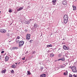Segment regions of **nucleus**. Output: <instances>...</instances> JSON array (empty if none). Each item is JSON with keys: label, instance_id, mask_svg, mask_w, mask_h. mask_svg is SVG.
Returning a JSON list of instances; mask_svg holds the SVG:
<instances>
[{"label": "nucleus", "instance_id": "nucleus-1", "mask_svg": "<svg viewBox=\"0 0 77 77\" xmlns=\"http://www.w3.org/2000/svg\"><path fill=\"white\" fill-rule=\"evenodd\" d=\"M71 69H72V71L73 72H77V71L76 69V67L75 66H72L71 68Z\"/></svg>", "mask_w": 77, "mask_h": 77}, {"label": "nucleus", "instance_id": "nucleus-2", "mask_svg": "<svg viewBox=\"0 0 77 77\" xmlns=\"http://www.w3.org/2000/svg\"><path fill=\"white\" fill-rule=\"evenodd\" d=\"M23 44H24V41H20V42L19 43V47H22V46L23 45Z\"/></svg>", "mask_w": 77, "mask_h": 77}, {"label": "nucleus", "instance_id": "nucleus-3", "mask_svg": "<svg viewBox=\"0 0 77 77\" xmlns=\"http://www.w3.org/2000/svg\"><path fill=\"white\" fill-rule=\"evenodd\" d=\"M30 36H31V35L29 34H27L26 36V39L27 40H29V39H30Z\"/></svg>", "mask_w": 77, "mask_h": 77}, {"label": "nucleus", "instance_id": "nucleus-4", "mask_svg": "<svg viewBox=\"0 0 77 77\" xmlns=\"http://www.w3.org/2000/svg\"><path fill=\"white\" fill-rule=\"evenodd\" d=\"M62 3L63 5H67L68 2H67V1L66 0H64L63 1Z\"/></svg>", "mask_w": 77, "mask_h": 77}, {"label": "nucleus", "instance_id": "nucleus-5", "mask_svg": "<svg viewBox=\"0 0 77 77\" xmlns=\"http://www.w3.org/2000/svg\"><path fill=\"white\" fill-rule=\"evenodd\" d=\"M68 17L67 15H65L64 16V20H68Z\"/></svg>", "mask_w": 77, "mask_h": 77}, {"label": "nucleus", "instance_id": "nucleus-6", "mask_svg": "<svg viewBox=\"0 0 77 77\" xmlns=\"http://www.w3.org/2000/svg\"><path fill=\"white\" fill-rule=\"evenodd\" d=\"M63 48L64 50H69V48L66 46V45H63Z\"/></svg>", "mask_w": 77, "mask_h": 77}, {"label": "nucleus", "instance_id": "nucleus-7", "mask_svg": "<svg viewBox=\"0 0 77 77\" xmlns=\"http://www.w3.org/2000/svg\"><path fill=\"white\" fill-rule=\"evenodd\" d=\"M0 32L2 33H5L6 32V30L3 29H0Z\"/></svg>", "mask_w": 77, "mask_h": 77}, {"label": "nucleus", "instance_id": "nucleus-8", "mask_svg": "<svg viewBox=\"0 0 77 77\" xmlns=\"http://www.w3.org/2000/svg\"><path fill=\"white\" fill-rule=\"evenodd\" d=\"M46 77V75L45 74H41L40 76V77Z\"/></svg>", "mask_w": 77, "mask_h": 77}, {"label": "nucleus", "instance_id": "nucleus-9", "mask_svg": "<svg viewBox=\"0 0 77 77\" xmlns=\"http://www.w3.org/2000/svg\"><path fill=\"white\" fill-rule=\"evenodd\" d=\"M24 8V7H20L18 9H17V11H21V10H22Z\"/></svg>", "mask_w": 77, "mask_h": 77}, {"label": "nucleus", "instance_id": "nucleus-10", "mask_svg": "<svg viewBox=\"0 0 77 77\" xmlns=\"http://www.w3.org/2000/svg\"><path fill=\"white\" fill-rule=\"evenodd\" d=\"M20 42V40H19L18 39H17V38H16V42L17 44L19 43Z\"/></svg>", "mask_w": 77, "mask_h": 77}, {"label": "nucleus", "instance_id": "nucleus-11", "mask_svg": "<svg viewBox=\"0 0 77 77\" xmlns=\"http://www.w3.org/2000/svg\"><path fill=\"white\" fill-rule=\"evenodd\" d=\"M8 59H9V57L8 56L6 57L5 58V61H8Z\"/></svg>", "mask_w": 77, "mask_h": 77}, {"label": "nucleus", "instance_id": "nucleus-12", "mask_svg": "<svg viewBox=\"0 0 77 77\" xmlns=\"http://www.w3.org/2000/svg\"><path fill=\"white\" fill-rule=\"evenodd\" d=\"M67 22H68V20L64 19V23L66 24V23H67Z\"/></svg>", "mask_w": 77, "mask_h": 77}, {"label": "nucleus", "instance_id": "nucleus-13", "mask_svg": "<svg viewBox=\"0 0 77 77\" xmlns=\"http://www.w3.org/2000/svg\"><path fill=\"white\" fill-rule=\"evenodd\" d=\"M56 0H53L52 1V3H53V5H55V4H56Z\"/></svg>", "mask_w": 77, "mask_h": 77}, {"label": "nucleus", "instance_id": "nucleus-14", "mask_svg": "<svg viewBox=\"0 0 77 77\" xmlns=\"http://www.w3.org/2000/svg\"><path fill=\"white\" fill-rule=\"evenodd\" d=\"M72 7L73 8V11H75V10H76V7L75 6L73 5Z\"/></svg>", "mask_w": 77, "mask_h": 77}, {"label": "nucleus", "instance_id": "nucleus-15", "mask_svg": "<svg viewBox=\"0 0 77 77\" xmlns=\"http://www.w3.org/2000/svg\"><path fill=\"white\" fill-rule=\"evenodd\" d=\"M18 48L17 47H14L13 48V50H17Z\"/></svg>", "mask_w": 77, "mask_h": 77}, {"label": "nucleus", "instance_id": "nucleus-16", "mask_svg": "<svg viewBox=\"0 0 77 77\" xmlns=\"http://www.w3.org/2000/svg\"><path fill=\"white\" fill-rule=\"evenodd\" d=\"M61 60L64 62V61H65V59L64 57L61 58Z\"/></svg>", "mask_w": 77, "mask_h": 77}, {"label": "nucleus", "instance_id": "nucleus-17", "mask_svg": "<svg viewBox=\"0 0 77 77\" xmlns=\"http://www.w3.org/2000/svg\"><path fill=\"white\" fill-rule=\"evenodd\" d=\"M52 45H47V47H52Z\"/></svg>", "mask_w": 77, "mask_h": 77}, {"label": "nucleus", "instance_id": "nucleus-18", "mask_svg": "<svg viewBox=\"0 0 77 77\" xmlns=\"http://www.w3.org/2000/svg\"><path fill=\"white\" fill-rule=\"evenodd\" d=\"M27 75H30V74H31V73H30V71H27Z\"/></svg>", "mask_w": 77, "mask_h": 77}, {"label": "nucleus", "instance_id": "nucleus-19", "mask_svg": "<svg viewBox=\"0 0 77 77\" xmlns=\"http://www.w3.org/2000/svg\"><path fill=\"white\" fill-rule=\"evenodd\" d=\"M29 23H30V22H29V21H26L25 22V24H29Z\"/></svg>", "mask_w": 77, "mask_h": 77}, {"label": "nucleus", "instance_id": "nucleus-20", "mask_svg": "<svg viewBox=\"0 0 77 77\" xmlns=\"http://www.w3.org/2000/svg\"><path fill=\"white\" fill-rule=\"evenodd\" d=\"M6 69L4 70H2L1 72L2 73H5L6 72Z\"/></svg>", "mask_w": 77, "mask_h": 77}, {"label": "nucleus", "instance_id": "nucleus-21", "mask_svg": "<svg viewBox=\"0 0 77 77\" xmlns=\"http://www.w3.org/2000/svg\"><path fill=\"white\" fill-rule=\"evenodd\" d=\"M11 67L12 68H15L16 67V66H15V65H13Z\"/></svg>", "mask_w": 77, "mask_h": 77}, {"label": "nucleus", "instance_id": "nucleus-22", "mask_svg": "<svg viewBox=\"0 0 77 77\" xmlns=\"http://www.w3.org/2000/svg\"><path fill=\"white\" fill-rule=\"evenodd\" d=\"M54 54H50V56L51 57H54Z\"/></svg>", "mask_w": 77, "mask_h": 77}, {"label": "nucleus", "instance_id": "nucleus-23", "mask_svg": "<svg viewBox=\"0 0 77 77\" xmlns=\"http://www.w3.org/2000/svg\"><path fill=\"white\" fill-rule=\"evenodd\" d=\"M33 40H31L29 41V42L30 43H32V42H33Z\"/></svg>", "mask_w": 77, "mask_h": 77}, {"label": "nucleus", "instance_id": "nucleus-24", "mask_svg": "<svg viewBox=\"0 0 77 77\" xmlns=\"http://www.w3.org/2000/svg\"><path fill=\"white\" fill-rule=\"evenodd\" d=\"M34 26L35 28H36V27H37V26H36V24H34Z\"/></svg>", "mask_w": 77, "mask_h": 77}, {"label": "nucleus", "instance_id": "nucleus-25", "mask_svg": "<svg viewBox=\"0 0 77 77\" xmlns=\"http://www.w3.org/2000/svg\"><path fill=\"white\" fill-rule=\"evenodd\" d=\"M17 39H20V37L19 36H17Z\"/></svg>", "mask_w": 77, "mask_h": 77}, {"label": "nucleus", "instance_id": "nucleus-26", "mask_svg": "<svg viewBox=\"0 0 77 77\" xmlns=\"http://www.w3.org/2000/svg\"><path fill=\"white\" fill-rule=\"evenodd\" d=\"M11 73H14V70H12L11 71Z\"/></svg>", "mask_w": 77, "mask_h": 77}, {"label": "nucleus", "instance_id": "nucleus-27", "mask_svg": "<svg viewBox=\"0 0 77 77\" xmlns=\"http://www.w3.org/2000/svg\"><path fill=\"white\" fill-rule=\"evenodd\" d=\"M12 10H9V12H12Z\"/></svg>", "mask_w": 77, "mask_h": 77}, {"label": "nucleus", "instance_id": "nucleus-28", "mask_svg": "<svg viewBox=\"0 0 77 77\" xmlns=\"http://www.w3.org/2000/svg\"><path fill=\"white\" fill-rule=\"evenodd\" d=\"M36 52V51H33L32 52V54H35V53Z\"/></svg>", "mask_w": 77, "mask_h": 77}, {"label": "nucleus", "instance_id": "nucleus-29", "mask_svg": "<svg viewBox=\"0 0 77 77\" xmlns=\"http://www.w3.org/2000/svg\"><path fill=\"white\" fill-rule=\"evenodd\" d=\"M63 75H66V72H65L64 73H63Z\"/></svg>", "mask_w": 77, "mask_h": 77}, {"label": "nucleus", "instance_id": "nucleus-30", "mask_svg": "<svg viewBox=\"0 0 77 77\" xmlns=\"http://www.w3.org/2000/svg\"><path fill=\"white\" fill-rule=\"evenodd\" d=\"M7 36H9L10 35H9V33H8L7 34Z\"/></svg>", "mask_w": 77, "mask_h": 77}, {"label": "nucleus", "instance_id": "nucleus-31", "mask_svg": "<svg viewBox=\"0 0 77 77\" xmlns=\"http://www.w3.org/2000/svg\"><path fill=\"white\" fill-rule=\"evenodd\" d=\"M10 50H11V51H12V50H13V48H10Z\"/></svg>", "mask_w": 77, "mask_h": 77}, {"label": "nucleus", "instance_id": "nucleus-32", "mask_svg": "<svg viewBox=\"0 0 77 77\" xmlns=\"http://www.w3.org/2000/svg\"><path fill=\"white\" fill-rule=\"evenodd\" d=\"M44 69V67H41V69Z\"/></svg>", "mask_w": 77, "mask_h": 77}, {"label": "nucleus", "instance_id": "nucleus-33", "mask_svg": "<svg viewBox=\"0 0 77 77\" xmlns=\"http://www.w3.org/2000/svg\"><path fill=\"white\" fill-rule=\"evenodd\" d=\"M69 77H72V75H69Z\"/></svg>", "mask_w": 77, "mask_h": 77}, {"label": "nucleus", "instance_id": "nucleus-34", "mask_svg": "<svg viewBox=\"0 0 77 77\" xmlns=\"http://www.w3.org/2000/svg\"><path fill=\"white\" fill-rule=\"evenodd\" d=\"M4 52H5V51H1V53L3 54L4 53Z\"/></svg>", "mask_w": 77, "mask_h": 77}, {"label": "nucleus", "instance_id": "nucleus-35", "mask_svg": "<svg viewBox=\"0 0 77 77\" xmlns=\"http://www.w3.org/2000/svg\"><path fill=\"white\" fill-rule=\"evenodd\" d=\"M2 60V56L0 55V60Z\"/></svg>", "mask_w": 77, "mask_h": 77}, {"label": "nucleus", "instance_id": "nucleus-36", "mask_svg": "<svg viewBox=\"0 0 77 77\" xmlns=\"http://www.w3.org/2000/svg\"><path fill=\"white\" fill-rule=\"evenodd\" d=\"M22 60H25V57H24V58H22Z\"/></svg>", "mask_w": 77, "mask_h": 77}, {"label": "nucleus", "instance_id": "nucleus-37", "mask_svg": "<svg viewBox=\"0 0 77 77\" xmlns=\"http://www.w3.org/2000/svg\"><path fill=\"white\" fill-rule=\"evenodd\" d=\"M73 77H75L76 76V75H73Z\"/></svg>", "mask_w": 77, "mask_h": 77}, {"label": "nucleus", "instance_id": "nucleus-38", "mask_svg": "<svg viewBox=\"0 0 77 77\" xmlns=\"http://www.w3.org/2000/svg\"><path fill=\"white\" fill-rule=\"evenodd\" d=\"M58 57H60V54H59L58 55Z\"/></svg>", "mask_w": 77, "mask_h": 77}, {"label": "nucleus", "instance_id": "nucleus-39", "mask_svg": "<svg viewBox=\"0 0 77 77\" xmlns=\"http://www.w3.org/2000/svg\"><path fill=\"white\" fill-rule=\"evenodd\" d=\"M58 61L61 60V58L59 59L58 60Z\"/></svg>", "mask_w": 77, "mask_h": 77}, {"label": "nucleus", "instance_id": "nucleus-40", "mask_svg": "<svg viewBox=\"0 0 77 77\" xmlns=\"http://www.w3.org/2000/svg\"><path fill=\"white\" fill-rule=\"evenodd\" d=\"M61 67H62V68H63V67H64V66H61Z\"/></svg>", "mask_w": 77, "mask_h": 77}, {"label": "nucleus", "instance_id": "nucleus-41", "mask_svg": "<svg viewBox=\"0 0 77 77\" xmlns=\"http://www.w3.org/2000/svg\"><path fill=\"white\" fill-rule=\"evenodd\" d=\"M15 64H16V65H17V63H15Z\"/></svg>", "mask_w": 77, "mask_h": 77}, {"label": "nucleus", "instance_id": "nucleus-42", "mask_svg": "<svg viewBox=\"0 0 77 77\" xmlns=\"http://www.w3.org/2000/svg\"><path fill=\"white\" fill-rule=\"evenodd\" d=\"M66 72H67V73H68V72L66 71Z\"/></svg>", "mask_w": 77, "mask_h": 77}, {"label": "nucleus", "instance_id": "nucleus-43", "mask_svg": "<svg viewBox=\"0 0 77 77\" xmlns=\"http://www.w3.org/2000/svg\"><path fill=\"white\" fill-rule=\"evenodd\" d=\"M75 77H77V75Z\"/></svg>", "mask_w": 77, "mask_h": 77}, {"label": "nucleus", "instance_id": "nucleus-44", "mask_svg": "<svg viewBox=\"0 0 77 77\" xmlns=\"http://www.w3.org/2000/svg\"><path fill=\"white\" fill-rule=\"evenodd\" d=\"M0 13H1V11H0Z\"/></svg>", "mask_w": 77, "mask_h": 77}, {"label": "nucleus", "instance_id": "nucleus-45", "mask_svg": "<svg viewBox=\"0 0 77 77\" xmlns=\"http://www.w3.org/2000/svg\"><path fill=\"white\" fill-rule=\"evenodd\" d=\"M9 42H11V41H10Z\"/></svg>", "mask_w": 77, "mask_h": 77}, {"label": "nucleus", "instance_id": "nucleus-46", "mask_svg": "<svg viewBox=\"0 0 77 77\" xmlns=\"http://www.w3.org/2000/svg\"><path fill=\"white\" fill-rule=\"evenodd\" d=\"M8 32H9V31H8Z\"/></svg>", "mask_w": 77, "mask_h": 77}]
</instances>
